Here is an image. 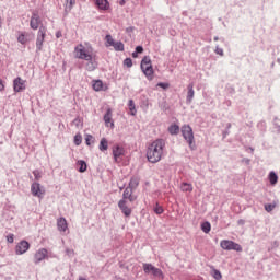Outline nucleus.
<instances>
[{
	"instance_id": "f257e3e1",
	"label": "nucleus",
	"mask_w": 280,
	"mask_h": 280,
	"mask_svg": "<svg viewBox=\"0 0 280 280\" xmlns=\"http://www.w3.org/2000/svg\"><path fill=\"white\" fill-rule=\"evenodd\" d=\"M88 47H84V45L79 44L74 47L75 58L79 60H85V69L86 71H95L98 67L97 60H100V57L96 52L93 51V46L91 44H86Z\"/></svg>"
},
{
	"instance_id": "f03ea898",
	"label": "nucleus",
	"mask_w": 280,
	"mask_h": 280,
	"mask_svg": "<svg viewBox=\"0 0 280 280\" xmlns=\"http://www.w3.org/2000/svg\"><path fill=\"white\" fill-rule=\"evenodd\" d=\"M163 150H165V140L163 138H159L149 144L147 149L149 163H159L163 156Z\"/></svg>"
},
{
	"instance_id": "7ed1b4c3",
	"label": "nucleus",
	"mask_w": 280,
	"mask_h": 280,
	"mask_svg": "<svg viewBox=\"0 0 280 280\" xmlns=\"http://www.w3.org/2000/svg\"><path fill=\"white\" fill-rule=\"evenodd\" d=\"M140 69L143 75H145L147 80H149V82H152V80H154V67L152 66V59L150 58V56H144L141 59Z\"/></svg>"
},
{
	"instance_id": "20e7f679",
	"label": "nucleus",
	"mask_w": 280,
	"mask_h": 280,
	"mask_svg": "<svg viewBox=\"0 0 280 280\" xmlns=\"http://www.w3.org/2000/svg\"><path fill=\"white\" fill-rule=\"evenodd\" d=\"M182 137H184L185 141L188 143L190 150H196V141L194 138V129L189 125H184L180 128Z\"/></svg>"
},
{
	"instance_id": "39448f33",
	"label": "nucleus",
	"mask_w": 280,
	"mask_h": 280,
	"mask_svg": "<svg viewBox=\"0 0 280 280\" xmlns=\"http://www.w3.org/2000/svg\"><path fill=\"white\" fill-rule=\"evenodd\" d=\"M143 272L144 275H152L158 279H165V273H163V270H161V268H156L150 262L143 264Z\"/></svg>"
},
{
	"instance_id": "423d86ee",
	"label": "nucleus",
	"mask_w": 280,
	"mask_h": 280,
	"mask_svg": "<svg viewBox=\"0 0 280 280\" xmlns=\"http://www.w3.org/2000/svg\"><path fill=\"white\" fill-rule=\"evenodd\" d=\"M46 36H47V26L42 24L37 32L36 51H43V44L45 43Z\"/></svg>"
},
{
	"instance_id": "0eeeda50",
	"label": "nucleus",
	"mask_w": 280,
	"mask_h": 280,
	"mask_svg": "<svg viewBox=\"0 0 280 280\" xmlns=\"http://www.w3.org/2000/svg\"><path fill=\"white\" fill-rule=\"evenodd\" d=\"M220 246L223 248V250H235L236 253H242L243 250L242 245L231 240L221 241Z\"/></svg>"
},
{
	"instance_id": "6e6552de",
	"label": "nucleus",
	"mask_w": 280,
	"mask_h": 280,
	"mask_svg": "<svg viewBox=\"0 0 280 280\" xmlns=\"http://www.w3.org/2000/svg\"><path fill=\"white\" fill-rule=\"evenodd\" d=\"M112 155L114 159V163H119L120 156H126V149L120 144H114L112 147Z\"/></svg>"
},
{
	"instance_id": "1a4fd4ad",
	"label": "nucleus",
	"mask_w": 280,
	"mask_h": 280,
	"mask_svg": "<svg viewBox=\"0 0 280 280\" xmlns=\"http://www.w3.org/2000/svg\"><path fill=\"white\" fill-rule=\"evenodd\" d=\"M31 194L35 198H45V188L38 182L31 185Z\"/></svg>"
},
{
	"instance_id": "9d476101",
	"label": "nucleus",
	"mask_w": 280,
	"mask_h": 280,
	"mask_svg": "<svg viewBox=\"0 0 280 280\" xmlns=\"http://www.w3.org/2000/svg\"><path fill=\"white\" fill-rule=\"evenodd\" d=\"M30 242L23 240L15 246V255H25L30 250Z\"/></svg>"
},
{
	"instance_id": "9b49d317",
	"label": "nucleus",
	"mask_w": 280,
	"mask_h": 280,
	"mask_svg": "<svg viewBox=\"0 0 280 280\" xmlns=\"http://www.w3.org/2000/svg\"><path fill=\"white\" fill-rule=\"evenodd\" d=\"M92 89L96 91V93H100L101 91H108V85L104 84L102 79H94L92 80Z\"/></svg>"
},
{
	"instance_id": "f8f14e48",
	"label": "nucleus",
	"mask_w": 280,
	"mask_h": 280,
	"mask_svg": "<svg viewBox=\"0 0 280 280\" xmlns=\"http://www.w3.org/2000/svg\"><path fill=\"white\" fill-rule=\"evenodd\" d=\"M103 121H105V126L108 128H115V121L113 120V109L107 108L104 116Z\"/></svg>"
},
{
	"instance_id": "ddd939ff",
	"label": "nucleus",
	"mask_w": 280,
	"mask_h": 280,
	"mask_svg": "<svg viewBox=\"0 0 280 280\" xmlns=\"http://www.w3.org/2000/svg\"><path fill=\"white\" fill-rule=\"evenodd\" d=\"M13 91L14 93H23L25 91V81L21 77L13 80Z\"/></svg>"
},
{
	"instance_id": "4468645a",
	"label": "nucleus",
	"mask_w": 280,
	"mask_h": 280,
	"mask_svg": "<svg viewBox=\"0 0 280 280\" xmlns=\"http://www.w3.org/2000/svg\"><path fill=\"white\" fill-rule=\"evenodd\" d=\"M118 208L120 209L125 218H130V215H132V209L128 207V201L119 200Z\"/></svg>"
},
{
	"instance_id": "2eb2a0df",
	"label": "nucleus",
	"mask_w": 280,
	"mask_h": 280,
	"mask_svg": "<svg viewBox=\"0 0 280 280\" xmlns=\"http://www.w3.org/2000/svg\"><path fill=\"white\" fill-rule=\"evenodd\" d=\"M47 254L48 252L46 248L38 249L34 255V264H40L43 259H47Z\"/></svg>"
},
{
	"instance_id": "dca6fc26",
	"label": "nucleus",
	"mask_w": 280,
	"mask_h": 280,
	"mask_svg": "<svg viewBox=\"0 0 280 280\" xmlns=\"http://www.w3.org/2000/svg\"><path fill=\"white\" fill-rule=\"evenodd\" d=\"M132 191V188L126 187L122 192V199L120 200H125V202H127V200H129V202H135V200H137V196H135Z\"/></svg>"
},
{
	"instance_id": "f3484780",
	"label": "nucleus",
	"mask_w": 280,
	"mask_h": 280,
	"mask_svg": "<svg viewBox=\"0 0 280 280\" xmlns=\"http://www.w3.org/2000/svg\"><path fill=\"white\" fill-rule=\"evenodd\" d=\"M94 5L103 12L110 10V2L108 0H95Z\"/></svg>"
},
{
	"instance_id": "a211bd4d",
	"label": "nucleus",
	"mask_w": 280,
	"mask_h": 280,
	"mask_svg": "<svg viewBox=\"0 0 280 280\" xmlns=\"http://www.w3.org/2000/svg\"><path fill=\"white\" fill-rule=\"evenodd\" d=\"M187 90L186 104H191V102H194V95H196L194 83L188 84Z\"/></svg>"
},
{
	"instance_id": "6ab92c4d",
	"label": "nucleus",
	"mask_w": 280,
	"mask_h": 280,
	"mask_svg": "<svg viewBox=\"0 0 280 280\" xmlns=\"http://www.w3.org/2000/svg\"><path fill=\"white\" fill-rule=\"evenodd\" d=\"M57 226H58V231H62V232L67 231V229H69L67 219H65V217L59 218L57 221Z\"/></svg>"
},
{
	"instance_id": "aec40b11",
	"label": "nucleus",
	"mask_w": 280,
	"mask_h": 280,
	"mask_svg": "<svg viewBox=\"0 0 280 280\" xmlns=\"http://www.w3.org/2000/svg\"><path fill=\"white\" fill-rule=\"evenodd\" d=\"M268 180H269L271 187H275V185H277V183H279V175H277V172H275V171L269 172Z\"/></svg>"
},
{
	"instance_id": "412c9836",
	"label": "nucleus",
	"mask_w": 280,
	"mask_h": 280,
	"mask_svg": "<svg viewBox=\"0 0 280 280\" xmlns=\"http://www.w3.org/2000/svg\"><path fill=\"white\" fill-rule=\"evenodd\" d=\"M77 165H78V172H80V174H84V172H86V170H89V165L86 164V161H84V160H78Z\"/></svg>"
},
{
	"instance_id": "4be33fe9",
	"label": "nucleus",
	"mask_w": 280,
	"mask_h": 280,
	"mask_svg": "<svg viewBox=\"0 0 280 280\" xmlns=\"http://www.w3.org/2000/svg\"><path fill=\"white\" fill-rule=\"evenodd\" d=\"M128 108H129V115H131V117H136L137 116V105H135V101L132 98H130L128 101Z\"/></svg>"
},
{
	"instance_id": "5701e85b",
	"label": "nucleus",
	"mask_w": 280,
	"mask_h": 280,
	"mask_svg": "<svg viewBox=\"0 0 280 280\" xmlns=\"http://www.w3.org/2000/svg\"><path fill=\"white\" fill-rule=\"evenodd\" d=\"M138 187H139V177L132 176L129 180L127 188L135 190Z\"/></svg>"
},
{
	"instance_id": "b1692460",
	"label": "nucleus",
	"mask_w": 280,
	"mask_h": 280,
	"mask_svg": "<svg viewBox=\"0 0 280 280\" xmlns=\"http://www.w3.org/2000/svg\"><path fill=\"white\" fill-rule=\"evenodd\" d=\"M73 5H75V0H66V5H65L66 15L73 10Z\"/></svg>"
},
{
	"instance_id": "393cba45",
	"label": "nucleus",
	"mask_w": 280,
	"mask_h": 280,
	"mask_svg": "<svg viewBox=\"0 0 280 280\" xmlns=\"http://www.w3.org/2000/svg\"><path fill=\"white\" fill-rule=\"evenodd\" d=\"M98 150L101 152H106V150H108V140L106 138L101 139Z\"/></svg>"
},
{
	"instance_id": "a878e982",
	"label": "nucleus",
	"mask_w": 280,
	"mask_h": 280,
	"mask_svg": "<svg viewBox=\"0 0 280 280\" xmlns=\"http://www.w3.org/2000/svg\"><path fill=\"white\" fill-rule=\"evenodd\" d=\"M153 211L156 215H163V213H165V209L159 202H155V206L153 207Z\"/></svg>"
},
{
	"instance_id": "bb28decb",
	"label": "nucleus",
	"mask_w": 280,
	"mask_h": 280,
	"mask_svg": "<svg viewBox=\"0 0 280 280\" xmlns=\"http://www.w3.org/2000/svg\"><path fill=\"white\" fill-rule=\"evenodd\" d=\"M168 132L170 135H178V132H180V126L176 125V124H172L170 127H168Z\"/></svg>"
},
{
	"instance_id": "cd10ccee",
	"label": "nucleus",
	"mask_w": 280,
	"mask_h": 280,
	"mask_svg": "<svg viewBox=\"0 0 280 280\" xmlns=\"http://www.w3.org/2000/svg\"><path fill=\"white\" fill-rule=\"evenodd\" d=\"M40 25H43V20H31L30 21L31 30H38V27H40Z\"/></svg>"
},
{
	"instance_id": "c85d7f7f",
	"label": "nucleus",
	"mask_w": 280,
	"mask_h": 280,
	"mask_svg": "<svg viewBox=\"0 0 280 280\" xmlns=\"http://www.w3.org/2000/svg\"><path fill=\"white\" fill-rule=\"evenodd\" d=\"M201 231L207 233H211V222L205 221L201 223Z\"/></svg>"
},
{
	"instance_id": "c756f323",
	"label": "nucleus",
	"mask_w": 280,
	"mask_h": 280,
	"mask_svg": "<svg viewBox=\"0 0 280 280\" xmlns=\"http://www.w3.org/2000/svg\"><path fill=\"white\" fill-rule=\"evenodd\" d=\"M182 191H194V186L190 183L183 182L180 185Z\"/></svg>"
},
{
	"instance_id": "7c9ffc66",
	"label": "nucleus",
	"mask_w": 280,
	"mask_h": 280,
	"mask_svg": "<svg viewBox=\"0 0 280 280\" xmlns=\"http://www.w3.org/2000/svg\"><path fill=\"white\" fill-rule=\"evenodd\" d=\"M140 106H141V108H147V109L149 108L150 100L148 98V96H145V95L141 96Z\"/></svg>"
},
{
	"instance_id": "2f4dec72",
	"label": "nucleus",
	"mask_w": 280,
	"mask_h": 280,
	"mask_svg": "<svg viewBox=\"0 0 280 280\" xmlns=\"http://www.w3.org/2000/svg\"><path fill=\"white\" fill-rule=\"evenodd\" d=\"M211 275H212L213 279H215V280L222 279V272L220 270L215 269L214 267H212Z\"/></svg>"
},
{
	"instance_id": "473e14b6",
	"label": "nucleus",
	"mask_w": 280,
	"mask_h": 280,
	"mask_svg": "<svg viewBox=\"0 0 280 280\" xmlns=\"http://www.w3.org/2000/svg\"><path fill=\"white\" fill-rule=\"evenodd\" d=\"M105 40H106V47H113L115 45V39H113V35L107 34L105 35Z\"/></svg>"
},
{
	"instance_id": "72a5a7b5",
	"label": "nucleus",
	"mask_w": 280,
	"mask_h": 280,
	"mask_svg": "<svg viewBox=\"0 0 280 280\" xmlns=\"http://www.w3.org/2000/svg\"><path fill=\"white\" fill-rule=\"evenodd\" d=\"M93 143H95V137H93V135H91V133H86L85 135V144L93 145Z\"/></svg>"
},
{
	"instance_id": "f704fd0d",
	"label": "nucleus",
	"mask_w": 280,
	"mask_h": 280,
	"mask_svg": "<svg viewBox=\"0 0 280 280\" xmlns=\"http://www.w3.org/2000/svg\"><path fill=\"white\" fill-rule=\"evenodd\" d=\"M113 47L115 51H124L125 49V45L122 44L121 40L115 42Z\"/></svg>"
},
{
	"instance_id": "c9c22d12",
	"label": "nucleus",
	"mask_w": 280,
	"mask_h": 280,
	"mask_svg": "<svg viewBox=\"0 0 280 280\" xmlns=\"http://www.w3.org/2000/svg\"><path fill=\"white\" fill-rule=\"evenodd\" d=\"M73 143H74V145H82V135L81 133H77L74 136Z\"/></svg>"
},
{
	"instance_id": "e433bc0d",
	"label": "nucleus",
	"mask_w": 280,
	"mask_h": 280,
	"mask_svg": "<svg viewBox=\"0 0 280 280\" xmlns=\"http://www.w3.org/2000/svg\"><path fill=\"white\" fill-rule=\"evenodd\" d=\"M276 207H277V203H267L265 205V211H267V213H270L275 211Z\"/></svg>"
},
{
	"instance_id": "4c0bfd02",
	"label": "nucleus",
	"mask_w": 280,
	"mask_h": 280,
	"mask_svg": "<svg viewBox=\"0 0 280 280\" xmlns=\"http://www.w3.org/2000/svg\"><path fill=\"white\" fill-rule=\"evenodd\" d=\"M18 43H21V45H26L27 38L25 37V33H21L18 37Z\"/></svg>"
},
{
	"instance_id": "58836bf2",
	"label": "nucleus",
	"mask_w": 280,
	"mask_h": 280,
	"mask_svg": "<svg viewBox=\"0 0 280 280\" xmlns=\"http://www.w3.org/2000/svg\"><path fill=\"white\" fill-rule=\"evenodd\" d=\"M33 176L35 177V180L38 183V180H40L43 178V173H40V171H38V170H34Z\"/></svg>"
},
{
	"instance_id": "ea45409f",
	"label": "nucleus",
	"mask_w": 280,
	"mask_h": 280,
	"mask_svg": "<svg viewBox=\"0 0 280 280\" xmlns=\"http://www.w3.org/2000/svg\"><path fill=\"white\" fill-rule=\"evenodd\" d=\"M156 86H158L159 89H162L163 91H167V89H170V83H168V82H159V83L156 84Z\"/></svg>"
},
{
	"instance_id": "a19ab883",
	"label": "nucleus",
	"mask_w": 280,
	"mask_h": 280,
	"mask_svg": "<svg viewBox=\"0 0 280 280\" xmlns=\"http://www.w3.org/2000/svg\"><path fill=\"white\" fill-rule=\"evenodd\" d=\"M273 128H276L277 132L280 135V119L278 117L273 118Z\"/></svg>"
},
{
	"instance_id": "79ce46f5",
	"label": "nucleus",
	"mask_w": 280,
	"mask_h": 280,
	"mask_svg": "<svg viewBox=\"0 0 280 280\" xmlns=\"http://www.w3.org/2000/svg\"><path fill=\"white\" fill-rule=\"evenodd\" d=\"M257 128L260 130V132H266V122L264 120L259 121L257 124Z\"/></svg>"
},
{
	"instance_id": "37998d69",
	"label": "nucleus",
	"mask_w": 280,
	"mask_h": 280,
	"mask_svg": "<svg viewBox=\"0 0 280 280\" xmlns=\"http://www.w3.org/2000/svg\"><path fill=\"white\" fill-rule=\"evenodd\" d=\"M124 66L127 67L128 69H130V68L132 67V58L127 57V58L124 60Z\"/></svg>"
},
{
	"instance_id": "c03bdc74",
	"label": "nucleus",
	"mask_w": 280,
	"mask_h": 280,
	"mask_svg": "<svg viewBox=\"0 0 280 280\" xmlns=\"http://www.w3.org/2000/svg\"><path fill=\"white\" fill-rule=\"evenodd\" d=\"M73 126H75L77 128H80V126H82V118L81 117H77L73 119L72 121Z\"/></svg>"
},
{
	"instance_id": "a18cd8bd",
	"label": "nucleus",
	"mask_w": 280,
	"mask_h": 280,
	"mask_svg": "<svg viewBox=\"0 0 280 280\" xmlns=\"http://www.w3.org/2000/svg\"><path fill=\"white\" fill-rule=\"evenodd\" d=\"M34 20L36 21L40 20V14L38 13L37 10L32 12L31 21H34Z\"/></svg>"
},
{
	"instance_id": "49530a36",
	"label": "nucleus",
	"mask_w": 280,
	"mask_h": 280,
	"mask_svg": "<svg viewBox=\"0 0 280 280\" xmlns=\"http://www.w3.org/2000/svg\"><path fill=\"white\" fill-rule=\"evenodd\" d=\"M8 244H14V234L10 233L7 235Z\"/></svg>"
},
{
	"instance_id": "de8ad7c7",
	"label": "nucleus",
	"mask_w": 280,
	"mask_h": 280,
	"mask_svg": "<svg viewBox=\"0 0 280 280\" xmlns=\"http://www.w3.org/2000/svg\"><path fill=\"white\" fill-rule=\"evenodd\" d=\"M275 248H279V242L278 241H273L271 243V247H269L268 250H275Z\"/></svg>"
},
{
	"instance_id": "09e8293b",
	"label": "nucleus",
	"mask_w": 280,
	"mask_h": 280,
	"mask_svg": "<svg viewBox=\"0 0 280 280\" xmlns=\"http://www.w3.org/2000/svg\"><path fill=\"white\" fill-rule=\"evenodd\" d=\"M214 51L219 56H224V49L220 48V46H217Z\"/></svg>"
},
{
	"instance_id": "8fccbe9b",
	"label": "nucleus",
	"mask_w": 280,
	"mask_h": 280,
	"mask_svg": "<svg viewBox=\"0 0 280 280\" xmlns=\"http://www.w3.org/2000/svg\"><path fill=\"white\" fill-rule=\"evenodd\" d=\"M135 51L139 55V54H143V46L139 45L136 46Z\"/></svg>"
},
{
	"instance_id": "3c124183",
	"label": "nucleus",
	"mask_w": 280,
	"mask_h": 280,
	"mask_svg": "<svg viewBox=\"0 0 280 280\" xmlns=\"http://www.w3.org/2000/svg\"><path fill=\"white\" fill-rule=\"evenodd\" d=\"M5 91V81L3 79H0V92Z\"/></svg>"
},
{
	"instance_id": "603ef678",
	"label": "nucleus",
	"mask_w": 280,
	"mask_h": 280,
	"mask_svg": "<svg viewBox=\"0 0 280 280\" xmlns=\"http://www.w3.org/2000/svg\"><path fill=\"white\" fill-rule=\"evenodd\" d=\"M237 224H238L240 226H244V224H246V221H245L244 219H240V220L237 221Z\"/></svg>"
},
{
	"instance_id": "864d4df0",
	"label": "nucleus",
	"mask_w": 280,
	"mask_h": 280,
	"mask_svg": "<svg viewBox=\"0 0 280 280\" xmlns=\"http://www.w3.org/2000/svg\"><path fill=\"white\" fill-rule=\"evenodd\" d=\"M127 34H130V32H135V26H129L126 28Z\"/></svg>"
},
{
	"instance_id": "5fc2aeb1",
	"label": "nucleus",
	"mask_w": 280,
	"mask_h": 280,
	"mask_svg": "<svg viewBox=\"0 0 280 280\" xmlns=\"http://www.w3.org/2000/svg\"><path fill=\"white\" fill-rule=\"evenodd\" d=\"M56 38H62V32L61 31L56 32Z\"/></svg>"
},
{
	"instance_id": "6e6d98bb",
	"label": "nucleus",
	"mask_w": 280,
	"mask_h": 280,
	"mask_svg": "<svg viewBox=\"0 0 280 280\" xmlns=\"http://www.w3.org/2000/svg\"><path fill=\"white\" fill-rule=\"evenodd\" d=\"M66 253L69 257L73 255V249H66Z\"/></svg>"
},
{
	"instance_id": "4d7b16f0",
	"label": "nucleus",
	"mask_w": 280,
	"mask_h": 280,
	"mask_svg": "<svg viewBox=\"0 0 280 280\" xmlns=\"http://www.w3.org/2000/svg\"><path fill=\"white\" fill-rule=\"evenodd\" d=\"M229 135V129H226L225 131H223V139H226V136Z\"/></svg>"
},
{
	"instance_id": "13d9d810",
	"label": "nucleus",
	"mask_w": 280,
	"mask_h": 280,
	"mask_svg": "<svg viewBox=\"0 0 280 280\" xmlns=\"http://www.w3.org/2000/svg\"><path fill=\"white\" fill-rule=\"evenodd\" d=\"M214 40H215V42H218V40L224 42V37H221V38H220V37H218V36H214Z\"/></svg>"
},
{
	"instance_id": "bf43d9fd",
	"label": "nucleus",
	"mask_w": 280,
	"mask_h": 280,
	"mask_svg": "<svg viewBox=\"0 0 280 280\" xmlns=\"http://www.w3.org/2000/svg\"><path fill=\"white\" fill-rule=\"evenodd\" d=\"M132 58H139V55L136 52V50L131 54Z\"/></svg>"
},
{
	"instance_id": "052dcab7",
	"label": "nucleus",
	"mask_w": 280,
	"mask_h": 280,
	"mask_svg": "<svg viewBox=\"0 0 280 280\" xmlns=\"http://www.w3.org/2000/svg\"><path fill=\"white\" fill-rule=\"evenodd\" d=\"M119 5L121 7L126 5V0H119Z\"/></svg>"
},
{
	"instance_id": "680f3d73",
	"label": "nucleus",
	"mask_w": 280,
	"mask_h": 280,
	"mask_svg": "<svg viewBox=\"0 0 280 280\" xmlns=\"http://www.w3.org/2000/svg\"><path fill=\"white\" fill-rule=\"evenodd\" d=\"M225 104L226 106H231V101L230 100L225 101Z\"/></svg>"
},
{
	"instance_id": "e2e57ef3",
	"label": "nucleus",
	"mask_w": 280,
	"mask_h": 280,
	"mask_svg": "<svg viewBox=\"0 0 280 280\" xmlns=\"http://www.w3.org/2000/svg\"><path fill=\"white\" fill-rule=\"evenodd\" d=\"M245 163H246L247 165H249V164H250V160H249V159H246V160H245Z\"/></svg>"
},
{
	"instance_id": "0e129e2a",
	"label": "nucleus",
	"mask_w": 280,
	"mask_h": 280,
	"mask_svg": "<svg viewBox=\"0 0 280 280\" xmlns=\"http://www.w3.org/2000/svg\"><path fill=\"white\" fill-rule=\"evenodd\" d=\"M3 27V21L1 20V16H0V28Z\"/></svg>"
},
{
	"instance_id": "69168bd1",
	"label": "nucleus",
	"mask_w": 280,
	"mask_h": 280,
	"mask_svg": "<svg viewBox=\"0 0 280 280\" xmlns=\"http://www.w3.org/2000/svg\"><path fill=\"white\" fill-rule=\"evenodd\" d=\"M228 130L231 128V122L226 125Z\"/></svg>"
},
{
	"instance_id": "338daca9",
	"label": "nucleus",
	"mask_w": 280,
	"mask_h": 280,
	"mask_svg": "<svg viewBox=\"0 0 280 280\" xmlns=\"http://www.w3.org/2000/svg\"><path fill=\"white\" fill-rule=\"evenodd\" d=\"M270 67H271V69H275V62H271Z\"/></svg>"
},
{
	"instance_id": "774afa93",
	"label": "nucleus",
	"mask_w": 280,
	"mask_h": 280,
	"mask_svg": "<svg viewBox=\"0 0 280 280\" xmlns=\"http://www.w3.org/2000/svg\"><path fill=\"white\" fill-rule=\"evenodd\" d=\"M277 63L280 65V58L277 59Z\"/></svg>"
}]
</instances>
